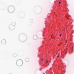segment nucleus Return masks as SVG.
I'll use <instances>...</instances> for the list:
<instances>
[{
  "mask_svg": "<svg viewBox=\"0 0 74 74\" xmlns=\"http://www.w3.org/2000/svg\"><path fill=\"white\" fill-rule=\"evenodd\" d=\"M16 64L18 66H21L23 64V61L21 60H18L16 62Z\"/></svg>",
  "mask_w": 74,
  "mask_h": 74,
  "instance_id": "obj_1",
  "label": "nucleus"
},
{
  "mask_svg": "<svg viewBox=\"0 0 74 74\" xmlns=\"http://www.w3.org/2000/svg\"><path fill=\"white\" fill-rule=\"evenodd\" d=\"M1 43L2 44H5L6 43V41L4 40H2L1 41Z\"/></svg>",
  "mask_w": 74,
  "mask_h": 74,
  "instance_id": "obj_2",
  "label": "nucleus"
},
{
  "mask_svg": "<svg viewBox=\"0 0 74 74\" xmlns=\"http://www.w3.org/2000/svg\"><path fill=\"white\" fill-rule=\"evenodd\" d=\"M15 24H16L14 22H13L12 23V26H14L15 25Z\"/></svg>",
  "mask_w": 74,
  "mask_h": 74,
  "instance_id": "obj_4",
  "label": "nucleus"
},
{
  "mask_svg": "<svg viewBox=\"0 0 74 74\" xmlns=\"http://www.w3.org/2000/svg\"><path fill=\"white\" fill-rule=\"evenodd\" d=\"M30 22H33V20L32 19H31L30 20Z\"/></svg>",
  "mask_w": 74,
  "mask_h": 74,
  "instance_id": "obj_5",
  "label": "nucleus"
},
{
  "mask_svg": "<svg viewBox=\"0 0 74 74\" xmlns=\"http://www.w3.org/2000/svg\"><path fill=\"white\" fill-rule=\"evenodd\" d=\"M59 55H58V56L57 57V58H59Z\"/></svg>",
  "mask_w": 74,
  "mask_h": 74,
  "instance_id": "obj_7",
  "label": "nucleus"
},
{
  "mask_svg": "<svg viewBox=\"0 0 74 74\" xmlns=\"http://www.w3.org/2000/svg\"><path fill=\"white\" fill-rule=\"evenodd\" d=\"M61 3V2L60 1L59 2V4H60Z\"/></svg>",
  "mask_w": 74,
  "mask_h": 74,
  "instance_id": "obj_8",
  "label": "nucleus"
},
{
  "mask_svg": "<svg viewBox=\"0 0 74 74\" xmlns=\"http://www.w3.org/2000/svg\"><path fill=\"white\" fill-rule=\"evenodd\" d=\"M48 61H47V63H48Z\"/></svg>",
  "mask_w": 74,
  "mask_h": 74,
  "instance_id": "obj_10",
  "label": "nucleus"
},
{
  "mask_svg": "<svg viewBox=\"0 0 74 74\" xmlns=\"http://www.w3.org/2000/svg\"><path fill=\"white\" fill-rule=\"evenodd\" d=\"M62 36V34H60V36Z\"/></svg>",
  "mask_w": 74,
  "mask_h": 74,
  "instance_id": "obj_9",
  "label": "nucleus"
},
{
  "mask_svg": "<svg viewBox=\"0 0 74 74\" xmlns=\"http://www.w3.org/2000/svg\"><path fill=\"white\" fill-rule=\"evenodd\" d=\"M25 61L27 62H29V59L28 58H27L25 59Z\"/></svg>",
  "mask_w": 74,
  "mask_h": 74,
  "instance_id": "obj_3",
  "label": "nucleus"
},
{
  "mask_svg": "<svg viewBox=\"0 0 74 74\" xmlns=\"http://www.w3.org/2000/svg\"><path fill=\"white\" fill-rule=\"evenodd\" d=\"M41 61H43V60H44V59L43 58H42L41 59Z\"/></svg>",
  "mask_w": 74,
  "mask_h": 74,
  "instance_id": "obj_6",
  "label": "nucleus"
}]
</instances>
